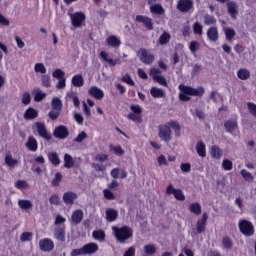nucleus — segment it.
<instances>
[{"mask_svg": "<svg viewBox=\"0 0 256 256\" xmlns=\"http://www.w3.org/2000/svg\"><path fill=\"white\" fill-rule=\"evenodd\" d=\"M171 129H174V131H179L181 128L179 123L176 121H171L168 124H162L158 127V137L161 139V141H164V143H169L171 139H173V132Z\"/></svg>", "mask_w": 256, "mask_h": 256, "instance_id": "1", "label": "nucleus"}, {"mask_svg": "<svg viewBox=\"0 0 256 256\" xmlns=\"http://www.w3.org/2000/svg\"><path fill=\"white\" fill-rule=\"evenodd\" d=\"M178 89H180V101H191V97H201V95L205 93L203 87L193 88L191 86H185L183 84H180Z\"/></svg>", "mask_w": 256, "mask_h": 256, "instance_id": "2", "label": "nucleus"}, {"mask_svg": "<svg viewBox=\"0 0 256 256\" xmlns=\"http://www.w3.org/2000/svg\"><path fill=\"white\" fill-rule=\"evenodd\" d=\"M112 231L119 243H125L128 239L133 237V230L127 226L121 228L113 226Z\"/></svg>", "mask_w": 256, "mask_h": 256, "instance_id": "3", "label": "nucleus"}, {"mask_svg": "<svg viewBox=\"0 0 256 256\" xmlns=\"http://www.w3.org/2000/svg\"><path fill=\"white\" fill-rule=\"evenodd\" d=\"M238 227L242 235H245L246 237H251L255 235V228L249 220H240L238 223Z\"/></svg>", "mask_w": 256, "mask_h": 256, "instance_id": "4", "label": "nucleus"}, {"mask_svg": "<svg viewBox=\"0 0 256 256\" xmlns=\"http://www.w3.org/2000/svg\"><path fill=\"white\" fill-rule=\"evenodd\" d=\"M138 57L144 65H151L155 61V55L145 48H141L138 51Z\"/></svg>", "mask_w": 256, "mask_h": 256, "instance_id": "5", "label": "nucleus"}, {"mask_svg": "<svg viewBox=\"0 0 256 256\" xmlns=\"http://www.w3.org/2000/svg\"><path fill=\"white\" fill-rule=\"evenodd\" d=\"M68 15L70 17L72 27H75L76 29L82 27L86 19L85 14L83 12L68 13Z\"/></svg>", "mask_w": 256, "mask_h": 256, "instance_id": "6", "label": "nucleus"}, {"mask_svg": "<svg viewBox=\"0 0 256 256\" xmlns=\"http://www.w3.org/2000/svg\"><path fill=\"white\" fill-rule=\"evenodd\" d=\"M150 75L156 83H159L162 87H167V79L161 75V70H159V68L150 69Z\"/></svg>", "mask_w": 256, "mask_h": 256, "instance_id": "7", "label": "nucleus"}, {"mask_svg": "<svg viewBox=\"0 0 256 256\" xmlns=\"http://www.w3.org/2000/svg\"><path fill=\"white\" fill-rule=\"evenodd\" d=\"M34 131H37L38 135L42 137L43 139H46V141H50L51 134L47 132V128L45 127L44 123L36 122L33 126Z\"/></svg>", "mask_w": 256, "mask_h": 256, "instance_id": "8", "label": "nucleus"}, {"mask_svg": "<svg viewBox=\"0 0 256 256\" xmlns=\"http://www.w3.org/2000/svg\"><path fill=\"white\" fill-rule=\"evenodd\" d=\"M166 193L168 195H174L177 201H185V194H183V190L175 189L171 184L167 187Z\"/></svg>", "mask_w": 256, "mask_h": 256, "instance_id": "9", "label": "nucleus"}, {"mask_svg": "<svg viewBox=\"0 0 256 256\" xmlns=\"http://www.w3.org/2000/svg\"><path fill=\"white\" fill-rule=\"evenodd\" d=\"M177 9L181 11V13H189V11L193 9V0H179Z\"/></svg>", "mask_w": 256, "mask_h": 256, "instance_id": "10", "label": "nucleus"}, {"mask_svg": "<svg viewBox=\"0 0 256 256\" xmlns=\"http://www.w3.org/2000/svg\"><path fill=\"white\" fill-rule=\"evenodd\" d=\"M53 135L56 139H67L69 137V129L60 125L54 129Z\"/></svg>", "mask_w": 256, "mask_h": 256, "instance_id": "11", "label": "nucleus"}, {"mask_svg": "<svg viewBox=\"0 0 256 256\" xmlns=\"http://www.w3.org/2000/svg\"><path fill=\"white\" fill-rule=\"evenodd\" d=\"M39 247L41 251H45L46 253H49L51 252L52 249L55 248V244L53 243V240L49 238H45L39 241Z\"/></svg>", "mask_w": 256, "mask_h": 256, "instance_id": "12", "label": "nucleus"}, {"mask_svg": "<svg viewBox=\"0 0 256 256\" xmlns=\"http://www.w3.org/2000/svg\"><path fill=\"white\" fill-rule=\"evenodd\" d=\"M89 95L98 101H101L105 97V93L99 87L92 86L88 89Z\"/></svg>", "mask_w": 256, "mask_h": 256, "instance_id": "13", "label": "nucleus"}, {"mask_svg": "<svg viewBox=\"0 0 256 256\" xmlns=\"http://www.w3.org/2000/svg\"><path fill=\"white\" fill-rule=\"evenodd\" d=\"M62 199L65 205H74L77 199V193L73 191L65 192L62 196Z\"/></svg>", "mask_w": 256, "mask_h": 256, "instance_id": "14", "label": "nucleus"}, {"mask_svg": "<svg viewBox=\"0 0 256 256\" xmlns=\"http://www.w3.org/2000/svg\"><path fill=\"white\" fill-rule=\"evenodd\" d=\"M136 21L138 23H143V25L148 29V31H153V20L151 18L143 16V15H137Z\"/></svg>", "mask_w": 256, "mask_h": 256, "instance_id": "15", "label": "nucleus"}, {"mask_svg": "<svg viewBox=\"0 0 256 256\" xmlns=\"http://www.w3.org/2000/svg\"><path fill=\"white\" fill-rule=\"evenodd\" d=\"M207 219H209V216L207 215V212H204L202 218L199 219L196 223L197 233H204L205 226L207 225Z\"/></svg>", "mask_w": 256, "mask_h": 256, "instance_id": "16", "label": "nucleus"}, {"mask_svg": "<svg viewBox=\"0 0 256 256\" xmlns=\"http://www.w3.org/2000/svg\"><path fill=\"white\" fill-rule=\"evenodd\" d=\"M224 127L227 133H231L232 135H235V132L237 131V129H239V126L237 125V119L227 120L224 123Z\"/></svg>", "mask_w": 256, "mask_h": 256, "instance_id": "17", "label": "nucleus"}, {"mask_svg": "<svg viewBox=\"0 0 256 256\" xmlns=\"http://www.w3.org/2000/svg\"><path fill=\"white\" fill-rule=\"evenodd\" d=\"M227 10L232 19H237V15H239V6L235 2L227 3Z\"/></svg>", "mask_w": 256, "mask_h": 256, "instance_id": "18", "label": "nucleus"}, {"mask_svg": "<svg viewBox=\"0 0 256 256\" xmlns=\"http://www.w3.org/2000/svg\"><path fill=\"white\" fill-rule=\"evenodd\" d=\"M82 248L84 250V255H93L99 251V245L93 242L84 245Z\"/></svg>", "mask_w": 256, "mask_h": 256, "instance_id": "19", "label": "nucleus"}, {"mask_svg": "<svg viewBox=\"0 0 256 256\" xmlns=\"http://www.w3.org/2000/svg\"><path fill=\"white\" fill-rule=\"evenodd\" d=\"M54 237L57 241L65 243V226H57L54 230Z\"/></svg>", "mask_w": 256, "mask_h": 256, "instance_id": "20", "label": "nucleus"}, {"mask_svg": "<svg viewBox=\"0 0 256 256\" xmlns=\"http://www.w3.org/2000/svg\"><path fill=\"white\" fill-rule=\"evenodd\" d=\"M65 99L67 101H72L74 107H79V105H81V101H79V96L77 95V92H67Z\"/></svg>", "mask_w": 256, "mask_h": 256, "instance_id": "21", "label": "nucleus"}, {"mask_svg": "<svg viewBox=\"0 0 256 256\" xmlns=\"http://www.w3.org/2000/svg\"><path fill=\"white\" fill-rule=\"evenodd\" d=\"M119 217V212L113 208H108L106 210V221L108 223H113V221H117V218Z\"/></svg>", "mask_w": 256, "mask_h": 256, "instance_id": "22", "label": "nucleus"}, {"mask_svg": "<svg viewBox=\"0 0 256 256\" xmlns=\"http://www.w3.org/2000/svg\"><path fill=\"white\" fill-rule=\"evenodd\" d=\"M83 215V210H75L71 216V223H73V225H79V223L83 221Z\"/></svg>", "mask_w": 256, "mask_h": 256, "instance_id": "23", "label": "nucleus"}, {"mask_svg": "<svg viewBox=\"0 0 256 256\" xmlns=\"http://www.w3.org/2000/svg\"><path fill=\"white\" fill-rule=\"evenodd\" d=\"M207 37L209 41L215 42L219 40V30H217V27L213 26L210 27L207 31Z\"/></svg>", "mask_w": 256, "mask_h": 256, "instance_id": "24", "label": "nucleus"}, {"mask_svg": "<svg viewBox=\"0 0 256 256\" xmlns=\"http://www.w3.org/2000/svg\"><path fill=\"white\" fill-rule=\"evenodd\" d=\"M150 94L154 97V99H163L167 95L165 90L157 87H152L150 89Z\"/></svg>", "mask_w": 256, "mask_h": 256, "instance_id": "25", "label": "nucleus"}, {"mask_svg": "<svg viewBox=\"0 0 256 256\" xmlns=\"http://www.w3.org/2000/svg\"><path fill=\"white\" fill-rule=\"evenodd\" d=\"M107 44L109 47H120L121 46V38L116 35H111L107 38Z\"/></svg>", "mask_w": 256, "mask_h": 256, "instance_id": "26", "label": "nucleus"}, {"mask_svg": "<svg viewBox=\"0 0 256 256\" xmlns=\"http://www.w3.org/2000/svg\"><path fill=\"white\" fill-rule=\"evenodd\" d=\"M150 13L154 15H165V8L161 4H151L150 5Z\"/></svg>", "mask_w": 256, "mask_h": 256, "instance_id": "27", "label": "nucleus"}, {"mask_svg": "<svg viewBox=\"0 0 256 256\" xmlns=\"http://www.w3.org/2000/svg\"><path fill=\"white\" fill-rule=\"evenodd\" d=\"M71 84L74 87H83V85L85 84V80L83 79V75H81V74L74 75L71 79Z\"/></svg>", "mask_w": 256, "mask_h": 256, "instance_id": "28", "label": "nucleus"}, {"mask_svg": "<svg viewBox=\"0 0 256 256\" xmlns=\"http://www.w3.org/2000/svg\"><path fill=\"white\" fill-rule=\"evenodd\" d=\"M32 95H34V101H36V103L41 102L42 99H45L47 97V93L43 92L39 88H35L32 91Z\"/></svg>", "mask_w": 256, "mask_h": 256, "instance_id": "29", "label": "nucleus"}, {"mask_svg": "<svg viewBox=\"0 0 256 256\" xmlns=\"http://www.w3.org/2000/svg\"><path fill=\"white\" fill-rule=\"evenodd\" d=\"M196 151L199 157H207V150H206L205 143L203 141L197 142Z\"/></svg>", "mask_w": 256, "mask_h": 256, "instance_id": "30", "label": "nucleus"}, {"mask_svg": "<svg viewBox=\"0 0 256 256\" xmlns=\"http://www.w3.org/2000/svg\"><path fill=\"white\" fill-rule=\"evenodd\" d=\"M100 57H101L102 61H105L106 63H108V65L110 67H115V65H117V62H114L113 58H111L109 56V53H107L106 51H101Z\"/></svg>", "mask_w": 256, "mask_h": 256, "instance_id": "31", "label": "nucleus"}, {"mask_svg": "<svg viewBox=\"0 0 256 256\" xmlns=\"http://www.w3.org/2000/svg\"><path fill=\"white\" fill-rule=\"evenodd\" d=\"M26 147L27 149H29V151H37L38 149V144H37V140L32 137V136H29L28 137V141L26 142Z\"/></svg>", "mask_w": 256, "mask_h": 256, "instance_id": "32", "label": "nucleus"}, {"mask_svg": "<svg viewBox=\"0 0 256 256\" xmlns=\"http://www.w3.org/2000/svg\"><path fill=\"white\" fill-rule=\"evenodd\" d=\"M48 160L50 161V163H52V165H55V167L61 165V159L59 158L57 152H50L48 154Z\"/></svg>", "mask_w": 256, "mask_h": 256, "instance_id": "33", "label": "nucleus"}, {"mask_svg": "<svg viewBox=\"0 0 256 256\" xmlns=\"http://www.w3.org/2000/svg\"><path fill=\"white\" fill-rule=\"evenodd\" d=\"M237 77L241 79V81H247V79L251 77V72L245 68H241L237 71Z\"/></svg>", "mask_w": 256, "mask_h": 256, "instance_id": "34", "label": "nucleus"}, {"mask_svg": "<svg viewBox=\"0 0 256 256\" xmlns=\"http://www.w3.org/2000/svg\"><path fill=\"white\" fill-rule=\"evenodd\" d=\"M144 249V254L143 256H152L155 255L157 252V248H155V245L153 244H147L143 247Z\"/></svg>", "mask_w": 256, "mask_h": 256, "instance_id": "35", "label": "nucleus"}, {"mask_svg": "<svg viewBox=\"0 0 256 256\" xmlns=\"http://www.w3.org/2000/svg\"><path fill=\"white\" fill-rule=\"evenodd\" d=\"M39 115V112L34 108H28L24 113V119H35Z\"/></svg>", "mask_w": 256, "mask_h": 256, "instance_id": "36", "label": "nucleus"}, {"mask_svg": "<svg viewBox=\"0 0 256 256\" xmlns=\"http://www.w3.org/2000/svg\"><path fill=\"white\" fill-rule=\"evenodd\" d=\"M75 165V160H73V156L69 154L64 155V167L65 169H71Z\"/></svg>", "mask_w": 256, "mask_h": 256, "instance_id": "37", "label": "nucleus"}, {"mask_svg": "<svg viewBox=\"0 0 256 256\" xmlns=\"http://www.w3.org/2000/svg\"><path fill=\"white\" fill-rule=\"evenodd\" d=\"M92 237H93L96 241H99L100 243H103V241H105V231H103V230H96V231H93Z\"/></svg>", "mask_w": 256, "mask_h": 256, "instance_id": "38", "label": "nucleus"}, {"mask_svg": "<svg viewBox=\"0 0 256 256\" xmlns=\"http://www.w3.org/2000/svg\"><path fill=\"white\" fill-rule=\"evenodd\" d=\"M222 247L227 251H231V249H233V240L228 236L224 237L222 239Z\"/></svg>", "mask_w": 256, "mask_h": 256, "instance_id": "39", "label": "nucleus"}, {"mask_svg": "<svg viewBox=\"0 0 256 256\" xmlns=\"http://www.w3.org/2000/svg\"><path fill=\"white\" fill-rule=\"evenodd\" d=\"M5 163L8 167H16L17 163H19V160L13 158L11 154H6Z\"/></svg>", "mask_w": 256, "mask_h": 256, "instance_id": "40", "label": "nucleus"}, {"mask_svg": "<svg viewBox=\"0 0 256 256\" xmlns=\"http://www.w3.org/2000/svg\"><path fill=\"white\" fill-rule=\"evenodd\" d=\"M211 155L214 157V159H221V157H223V150H221V148L218 146H212Z\"/></svg>", "mask_w": 256, "mask_h": 256, "instance_id": "41", "label": "nucleus"}, {"mask_svg": "<svg viewBox=\"0 0 256 256\" xmlns=\"http://www.w3.org/2000/svg\"><path fill=\"white\" fill-rule=\"evenodd\" d=\"M240 175L243 177L244 181H246L247 183H252V181L255 179L253 177V174H251V172H249L245 169H242L240 171Z\"/></svg>", "mask_w": 256, "mask_h": 256, "instance_id": "42", "label": "nucleus"}, {"mask_svg": "<svg viewBox=\"0 0 256 256\" xmlns=\"http://www.w3.org/2000/svg\"><path fill=\"white\" fill-rule=\"evenodd\" d=\"M189 211L194 215H201V204L197 202L190 204Z\"/></svg>", "mask_w": 256, "mask_h": 256, "instance_id": "43", "label": "nucleus"}, {"mask_svg": "<svg viewBox=\"0 0 256 256\" xmlns=\"http://www.w3.org/2000/svg\"><path fill=\"white\" fill-rule=\"evenodd\" d=\"M51 107L52 109L61 111V109H63V102H61V99H59L58 97L53 98L51 102Z\"/></svg>", "mask_w": 256, "mask_h": 256, "instance_id": "44", "label": "nucleus"}, {"mask_svg": "<svg viewBox=\"0 0 256 256\" xmlns=\"http://www.w3.org/2000/svg\"><path fill=\"white\" fill-rule=\"evenodd\" d=\"M171 41V34L169 32H164L160 37H159V44L160 45H167Z\"/></svg>", "mask_w": 256, "mask_h": 256, "instance_id": "45", "label": "nucleus"}, {"mask_svg": "<svg viewBox=\"0 0 256 256\" xmlns=\"http://www.w3.org/2000/svg\"><path fill=\"white\" fill-rule=\"evenodd\" d=\"M18 205L20 207V209H31L33 207V203H31L30 200H18Z\"/></svg>", "mask_w": 256, "mask_h": 256, "instance_id": "46", "label": "nucleus"}, {"mask_svg": "<svg viewBox=\"0 0 256 256\" xmlns=\"http://www.w3.org/2000/svg\"><path fill=\"white\" fill-rule=\"evenodd\" d=\"M14 187H16V189H19L20 191H23V189H29V184L25 180H17L14 183Z\"/></svg>", "mask_w": 256, "mask_h": 256, "instance_id": "47", "label": "nucleus"}, {"mask_svg": "<svg viewBox=\"0 0 256 256\" xmlns=\"http://www.w3.org/2000/svg\"><path fill=\"white\" fill-rule=\"evenodd\" d=\"M34 71L35 73H41V75H45V73H47V68H45L43 63H36L34 65Z\"/></svg>", "mask_w": 256, "mask_h": 256, "instance_id": "48", "label": "nucleus"}, {"mask_svg": "<svg viewBox=\"0 0 256 256\" xmlns=\"http://www.w3.org/2000/svg\"><path fill=\"white\" fill-rule=\"evenodd\" d=\"M199 47H201V44H199V42L195 40L191 41L189 44V49L193 55H195L197 51H199Z\"/></svg>", "mask_w": 256, "mask_h": 256, "instance_id": "49", "label": "nucleus"}, {"mask_svg": "<svg viewBox=\"0 0 256 256\" xmlns=\"http://www.w3.org/2000/svg\"><path fill=\"white\" fill-rule=\"evenodd\" d=\"M222 169H224V171H231L233 169V162L229 159H224L222 162Z\"/></svg>", "mask_w": 256, "mask_h": 256, "instance_id": "50", "label": "nucleus"}, {"mask_svg": "<svg viewBox=\"0 0 256 256\" xmlns=\"http://www.w3.org/2000/svg\"><path fill=\"white\" fill-rule=\"evenodd\" d=\"M52 77H54V79H65V72L61 69H56L53 71L52 73Z\"/></svg>", "mask_w": 256, "mask_h": 256, "instance_id": "51", "label": "nucleus"}, {"mask_svg": "<svg viewBox=\"0 0 256 256\" xmlns=\"http://www.w3.org/2000/svg\"><path fill=\"white\" fill-rule=\"evenodd\" d=\"M62 180H63V175L61 174V172H57L55 174V177L52 180L53 187H58L59 183H61Z\"/></svg>", "mask_w": 256, "mask_h": 256, "instance_id": "52", "label": "nucleus"}, {"mask_svg": "<svg viewBox=\"0 0 256 256\" xmlns=\"http://www.w3.org/2000/svg\"><path fill=\"white\" fill-rule=\"evenodd\" d=\"M193 31L195 35H203V25H201V23L195 22L193 25Z\"/></svg>", "mask_w": 256, "mask_h": 256, "instance_id": "53", "label": "nucleus"}, {"mask_svg": "<svg viewBox=\"0 0 256 256\" xmlns=\"http://www.w3.org/2000/svg\"><path fill=\"white\" fill-rule=\"evenodd\" d=\"M204 23H205V25H215V23H217V20H215V17H213L211 15H205Z\"/></svg>", "mask_w": 256, "mask_h": 256, "instance_id": "54", "label": "nucleus"}, {"mask_svg": "<svg viewBox=\"0 0 256 256\" xmlns=\"http://www.w3.org/2000/svg\"><path fill=\"white\" fill-rule=\"evenodd\" d=\"M236 33L235 30L231 29V28H227L225 29V36L227 41H231L233 39V37H235Z\"/></svg>", "mask_w": 256, "mask_h": 256, "instance_id": "55", "label": "nucleus"}, {"mask_svg": "<svg viewBox=\"0 0 256 256\" xmlns=\"http://www.w3.org/2000/svg\"><path fill=\"white\" fill-rule=\"evenodd\" d=\"M33 239V233L31 232H24L20 236V241L25 242V241H31Z\"/></svg>", "mask_w": 256, "mask_h": 256, "instance_id": "56", "label": "nucleus"}, {"mask_svg": "<svg viewBox=\"0 0 256 256\" xmlns=\"http://www.w3.org/2000/svg\"><path fill=\"white\" fill-rule=\"evenodd\" d=\"M65 221H67V219H65L61 214H58L55 217L54 225H59V227H61Z\"/></svg>", "mask_w": 256, "mask_h": 256, "instance_id": "57", "label": "nucleus"}, {"mask_svg": "<svg viewBox=\"0 0 256 256\" xmlns=\"http://www.w3.org/2000/svg\"><path fill=\"white\" fill-rule=\"evenodd\" d=\"M103 194H104L105 199H108L109 201H112L113 199H115V193H113L109 189H104Z\"/></svg>", "mask_w": 256, "mask_h": 256, "instance_id": "58", "label": "nucleus"}, {"mask_svg": "<svg viewBox=\"0 0 256 256\" xmlns=\"http://www.w3.org/2000/svg\"><path fill=\"white\" fill-rule=\"evenodd\" d=\"M111 151H114L115 155H124L125 151L121 146H110Z\"/></svg>", "mask_w": 256, "mask_h": 256, "instance_id": "59", "label": "nucleus"}, {"mask_svg": "<svg viewBox=\"0 0 256 256\" xmlns=\"http://www.w3.org/2000/svg\"><path fill=\"white\" fill-rule=\"evenodd\" d=\"M128 119H130V121H134L135 123H141V115L139 114L130 113L128 114Z\"/></svg>", "mask_w": 256, "mask_h": 256, "instance_id": "60", "label": "nucleus"}, {"mask_svg": "<svg viewBox=\"0 0 256 256\" xmlns=\"http://www.w3.org/2000/svg\"><path fill=\"white\" fill-rule=\"evenodd\" d=\"M43 87H51V78L49 75H44L41 78Z\"/></svg>", "mask_w": 256, "mask_h": 256, "instance_id": "61", "label": "nucleus"}, {"mask_svg": "<svg viewBox=\"0 0 256 256\" xmlns=\"http://www.w3.org/2000/svg\"><path fill=\"white\" fill-rule=\"evenodd\" d=\"M87 137L86 132H81L77 135V137L74 139L75 143H83L85 141V138Z\"/></svg>", "mask_w": 256, "mask_h": 256, "instance_id": "62", "label": "nucleus"}, {"mask_svg": "<svg viewBox=\"0 0 256 256\" xmlns=\"http://www.w3.org/2000/svg\"><path fill=\"white\" fill-rule=\"evenodd\" d=\"M60 114H61V110H55L52 108V110L49 112V117L50 119L55 121V119H57Z\"/></svg>", "mask_w": 256, "mask_h": 256, "instance_id": "63", "label": "nucleus"}, {"mask_svg": "<svg viewBox=\"0 0 256 256\" xmlns=\"http://www.w3.org/2000/svg\"><path fill=\"white\" fill-rule=\"evenodd\" d=\"M247 107L251 113V115H253V117H256V104L255 103H251V102H248L247 103Z\"/></svg>", "mask_w": 256, "mask_h": 256, "instance_id": "64", "label": "nucleus"}]
</instances>
